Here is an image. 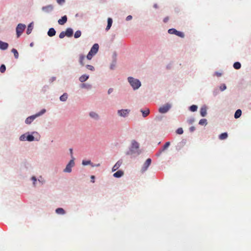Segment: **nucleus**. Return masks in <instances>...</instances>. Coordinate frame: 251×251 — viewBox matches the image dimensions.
Here are the masks:
<instances>
[{
	"label": "nucleus",
	"mask_w": 251,
	"mask_h": 251,
	"mask_svg": "<svg viewBox=\"0 0 251 251\" xmlns=\"http://www.w3.org/2000/svg\"><path fill=\"white\" fill-rule=\"evenodd\" d=\"M139 144L135 140H132L131 142V146L129 150L127 151V155H138L141 153V151L139 149Z\"/></svg>",
	"instance_id": "f257e3e1"
},
{
	"label": "nucleus",
	"mask_w": 251,
	"mask_h": 251,
	"mask_svg": "<svg viewBox=\"0 0 251 251\" xmlns=\"http://www.w3.org/2000/svg\"><path fill=\"white\" fill-rule=\"evenodd\" d=\"M127 79L133 90L138 89L141 86V82L138 79L129 76Z\"/></svg>",
	"instance_id": "f03ea898"
},
{
	"label": "nucleus",
	"mask_w": 251,
	"mask_h": 251,
	"mask_svg": "<svg viewBox=\"0 0 251 251\" xmlns=\"http://www.w3.org/2000/svg\"><path fill=\"white\" fill-rule=\"evenodd\" d=\"M74 159V157H72V159L69 161L65 168L63 170V172L68 173L72 172V168L74 167L75 165Z\"/></svg>",
	"instance_id": "7ed1b4c3"
},
{
	"label": "nucleus",
	"mask_w": 251,
	"mask_h": 251,
	"mask_svg": "<svg viewBox=\"0 0 251 251\" xmlns=\"http://www.w3.org/2000/svg\"><path fill=\"white\" fill-rule=\"evenodd\" d=\"M130 110L128 109H122L117 110V114L119 117L126 118L128 116Z\"/></svg>",
	"instance_id": "20e7f679"
},
{
	"label": "nucleus",
	"mask_w": 251,
	"mask_h": 251,
	"mask_svg": "<svg viewBox=\"0 0 251 251\" xmlns=\"http://www.w3.org/2000/svg\"><path fill=\"white\" fill-rule=\"evenodd\" d=\"M25 28L26 25L25 24H19L17 25L16 29L17 37H19L22 35Z\"/></svg>",
	"instance_id": "39448f33"
},
{
	"label": "nucleus",
	"mask_w": 251,
	"mask_h": 251,
	"mask_svg": "<svg viewBox=\"0 0 251 251\" xmlns=\"http://www.w3.org/2000/svg\"><path fill=\"white\" fill-rule=\"evenodd\" d=\"M20 140L21 141H33L34 140V137L32 135H29L28 133H26L22 135L19 138Z\"/></svg>",
	"instance_id": "423d86ee"
},
{
	"label": "nucleus",
	"mask_w": 251,
	"mask_h": 251,
	"mask_svg": "<svg viewBox=\"0 0 251 251\" xmlns=\"http://www.w3.org/2000/svg\"><path fill=\"white\" fill-rule=\"evenodd\" d=\"M171 106L172 105L171 104L168 103H166L162 106H161L159 108L158 111L160 113H166L170 110V109L171 108Z\"/></svg>",
	"instance_id": "0eeeda50"
},
{
	"label": "nucleus",
	"mask_w": 251,
	"mask_h": 251,
	"mask_svg": "<svg viewBox=\"0 0 251 251\" xmlns=\"http://www.w3.org/2000/svg\"><path fill=\"white\" fill-rule=\"evenodd\" d=\"M168 33L171 34H175L178 36L183 37L184 34L183 33L178 31L174 28L170 29L168 30Z\"/></svg>",
	"instance_id": "6e6552de"
},
{
	"label": "nucleus",
	"mask_w": 251,
	"mask_h": 251,
	"mask_svg": "<svg viewBox=\"0 0 251 251\" xmlns=\"http://www.w3.org/2000/svg\"><path fill=\"white\" fill-rule=\"evenodd\" d=\"M89 116L93 119L98 121L100 119V115L96 112L91 111L89 113Z\"/></svg>",
	"instance_id": "1a4fd4ad"
},
{
	"label": "nucleus",
	"mask_w": 251,
	"mask_h": 251,
	"mask_svg": "<svg viewBox=\"0 0 251 251\" xmlns=\"http://www.w3.org/2000/svg\"><path fill=\"white\" fill-rule=\"evenodd\" d=\"M151 159L148 158L147 159L145 163L144 164L142 168V171L143 172H145L147 170L149 166L150 165L151 163Z\"/></svg>",
	"instance_id": "9d476101"
},
{
	"label": "nucleus",
	"mask_w": 251,
	"mask_h": 251,
	"mask_svg": "<svg viewBox=\"0 0 251 251\" xmlns=\"http://www.w3.org/2000/svg\"><path fill=\"white\" fill-rule=\"evenodd\" d=\"M99 46L98 44H95L91 48L90 52L92 53L94 55H95L99 50Z\"/></svg>",
	"instance_id": "9b49d317"
},
{
	"label": "nucleus",
	"mask_w": 251,
	"mask_h": 251,
	"mask_svg": "<svg viewBox=\"0 0 251 251\" xmlns=\"http://www.w3.org/2000/svg\"><path fill=\"white\" fill-rule=\"evenodd\" d=\"M53 9V6L51 4L47 5L46 6H43L42 8V10L46 13L50 12L51 11H52Z\"/></svg>",
	"instance_id": "f8f14e48"
},
{
	"label": "nucleus",
	"mask_w": 251,
	"mask_h": 251,
	"mask_svg": "<svg viewBox=\"0 0 251 251\" xmlns=\"http://www.w3.org/2000/svg\"><path fill=\"white\" fill-rule=\"evenodd\" d=\"M122 164V161L120 160L117 162V163L114 165L112 168V172H115L118 170Z\"/></svg>",
	"instance_id": "ddd939ff"
},
{
	"label": "nucleus",
	"mask_w": 251,
	"mask_h": 251,
	"mask_svg": "<svg viewBox=\"0 0 251 251\" xmlns=\"http://www.w3.org/2000/svg\"><path fill=\"white\" fill-rule=\"evenodd\" d=\"M200 113L202 117H205L207 114V107L205 105L202 106L200 110Z\"/></svg>",
	"instance_id": "4468645a"
},
{
	"label": "nucleus",
	"mask_w": 251,
	"mask_h": 251,
	"mask_svg": "<svg viewBox=\"0 0 251 251\" xmlns=\"http://www.w3.org/2000/svg\"><path fill=\"white\" fill-rule=\"evenodd\" d=\"M8 47V44L0 40V49L5 50Z\"/></svg>",
	"instance_id": "2eb2a0df"
},
{
	"label": "nucleus",
	"mask_w": 251,
	"mask_h": 251,
	"mask_svg": "<svg viewBox=\"0 0 251 251\" xmlns=\"http://www.w3.org/2000/svg\"><path fill=\"white\" fill-rule=\"evenodd\" d=\"M37 117L35 115L29 116L26 119L25 123L26 124H30Z\"/></svg>",
	"instance_id": "dca6fc26"
},
{
	"label": "nucleus",
	"mask_w": 251,
	"mask_h": 251,
	"mask_svg": "<svg viewBox=\"0 0 251 251\" xmlns=\"http://www.w3.org/2000/svg\"><path fill=\"white\" fill-rule=\"evenodd\" d=\"M67 21V17L66 16H63L61 19L58 21V23L60 25H64Z\"/></svg>",
	"instance_id": "f3484780"
},
{
	"label": "nucleus",
	"mask_w": 251,
	"mask_h": 251,
	"mask_svg": "<svg viewBox=\"0 0 251 251\" xmlns=\"http://www.w3.org/2000/svg\"><path fill=\"white\" fill-rule=\"evenodd\" d=\"M124 175V172L122 170H119L113 174L115 177L119 178Z\"/></svg>",
	"instance_id": "a211bd4d"
},
{
	"label": "nucleus",
	"mask_w": 251,
	"mask_h": 251,
	"mask_svg": "<svg viewBox=\"0 0 251 251\" xmlns=\"http://www.w3.org/2000/svg\"><path fill=\"white\" fill-rule=\"evenodd\" d=\"M66 36L67 37H71L73 34V30L71 28H68L65 32Z\"/></svg>",
	"instance_id": "6ab92c4d"
},
{
	"label": "nucleus",
	"mask_w": 251,
	"mask_h": 251,
	"mask_svg": "<svg viewBox=\"0 0 251 251\" xmlns=\"http://www.w3.org/2000/svg\"><path fill=\"white\" fill-rule=\"evenodd\" d=\"M141 112L142 113V116L144 118L146 117L150 114V110L149 108H146V109H141Z\"/></svg>",
	"instance_id": "aec40b11"
},
{
	"label": "nucleus",
	"mask_w": 251,
	"mask_h": 251,
	"mask_svg": "<svg viewBox=\"0 0 251 251\" xmlns=\"http://www.w3.org/2000/svg\"><path fill=\"white\" fill-rule=\"evenodd\" d=\"M33 23L31 22L27 26V29L26 30V34L28 35L30 34V33L31 32V31L33 29Z\"/></svg>",
	"instance_id": "412c9836"
},
{
	"label": "nucleus",
	"mask_w": 251,
	"mask_h": 251,
	"mask_svg": "<svg viewBox=\"0 0 251 251\" xmlns=\"http://www.w3.org/2000/svg\"><path fill=\"white\" fill-rule=\"evenodd\" d=\"M56 31L53 28H50L49 29L48 32V35L50 37H52L55 35Z\"/></svg>",
	"instance_id": "4be33fe9"
},
{
	"label": "nucleus",
	"mask_w": 251,
	"mask_h": 251,
	"mask_svg": "<svg viewBox=\"0 0 251 251\" xmlns=\"http://www.w3.org/2000/svg\"><path fill=\"white\" fill-rule=\"evenodd\" d=\"M89 76L88 75H83L80 76L79 80L81 82H83L86 81L89 78Z\"/></svg>",
	"instance_id": "5701e85b"
},
{
	"label": "nucleus",
	"mask_w": 251,
	"mask_h": 251,
	"mask_svg": "<svg viewBox=\"0 0 251 251\" xmlns=\"http://www.w3.org/2000/svg\"><path fill=\"white\" fill-rule=\"evenodd\" d=\"M112 19L110 18H108L107 20V25L105 29L106 31H108L110 28L112 24Z\"/></svg>",
	"instance_id": "b1692460"
},
{
	"label": "nucleus",
	"mask_w": 251,
	"mask_h": 251,
	"mask_svg": "<svg viewBox=\"0 0 251 251\" xmlns=\"http://www.w3.org/2000/svg\"><path fill=\"white\" fill-rule=\"evenodd\" d=\"M55 212L58 214L64 215L66 213L65 211L62 208H58L56 209Z\"/></svg>",
	"instance_id": "393cba45"
},
{
	"label": "nucleus",
	"mask_w": 251,
	"mask_h": 251,
	"mask_svg": "<svg viewBox=\"0 0 251 251\" xmlns=\"http://www.w3.org/2000/svg\"><path fill=\"white\" fill-rule=\"evenodd\" d=\"M81 87L82 88H85L86 89H91L92 88V85L88 83H82L81 84Z\"/></svg>",
	"instance_id": "a878e982"
},
{
	"label": "nucleus",
	"mask_w": 251,
	"mask_h": 251,
	"mask_svg": "<svg viewBox=\"0 0 251 251\" xmlns=\"http://www.w3.org/2000/svg\"><path fill=\"white\" fill-rule=\"evenodd\" d=\"M227 137H228L227 133L226 132H224V133L221 134L219 135V138L220 140H223L226 139L227 138Z\"/></svg>",
	"instance_id": "bb28decb"
},
{
	"label": "nucleus",
	"mask_w": 251,
	"mask_h": 251,
	"mask_svg": "<svg viewBox=\"0 0 251 251\" xmlns=\"http://www.w3.org/2000/svg\"><path fill=\"white\" fill-rule=\"evenodd\" d=\"M68 99V94L67 93H64L62 96L60 97V100L62 101H65Z\"/></svg>",
	"instance_id": "cd10ccee"
},
{
	"label": "nucleus",
	"mask_w": 251,
	"mask_h": 251,
	"mask_svg": "<svg viewBox=\"0 0 251 251\" xmlns=\"http://www.w3.org/2000/svg\"><path fill=\"white\" fill-rule=\"evenodd\" d=\"M242 114V111L240 109H238L236 111L235 114H234V118L235 119H237L239 118Z\"/></svg>",
	"instance_id": "c85d7f7f"
},
{
	"label": "nucleus",
	"mask_w": 251,
	"mask_h": 251,
	"mask_svg": "<svg viewBox=\"0 0 251 251\" xmlns=\"http://www.w3.org/2000/svg\"><path fill=\"white\" fill-rule=\"evenodd\" d=\"M84 59H85V56L84 55H83V54L79 55V62L82 66L84 65V63H83V60H84Z\"/></svg>",
	"instance_id": "c756f323"
},
{
	"label": "nucleus",
	"mask_w": 251,
	"mask_h": 251,
	"mask_svg": "<svg viewBox=\"0 0 251 251\" xmlns=\"http://www.w3.org/2000/svg\"><path fill=\"white\" fill-rule=\"evenodd\" d=\"M241 67V64H240V63H239L238 62H236L234 63L233 64V67L235 69H237V70L239 69H240Z\"/></svg>",
	"instance_id": "7c9ffc66"
},
{
	"label": "nucleus",
	"mask_w": 251,
	"mask_h": 251,
	"mask_svg": "<svg viewBox=\"0 0 251 251\" xmlns=\"http://www.w3.org/2000/svg\"><path fill=\"white\" fill-rule=\"evenodd\" d=\"M200 125L203 126V125H206L207 124V120L205 119H201L199 121V123Z\"/></svg>",
	"instance_id": "2f4dec72"
},
{
	"label": "nucleus",
	"mask_w": 251,
	"mask_h": 251,
	"mask_svg": "<svg viewBox=\"0 0 251 251\" xmlns=\"http://www.w3.org/2000/svg\"><path fill=\"white\" fill-rule=\"evenodd\" d=\"M11 51L14 53L15 58L17 59L19 57V53L17 50L15 49H13Z\"/></svg>",
	"instance_id": "473e14b6"
},
{
	"label": "nucleus",
	"mask_w": 251,
	"mask_h": 251,
	"mask_svg": "<svg viewBox=\"0 0 251 251\" xmlns=\"http://www.w3.org/2000/svg\"><path fill=\"white\" fill-rule=\"evenodd\" d=\"M197 108H198V107L196 105H192L189 107L190 110L192 112H195V111H197Z\"/></svg>",
	"instance_id": "72a5a7b5"
},
{
	"label": "nucleus",
	"mask_w": 251,
	"mask_h": 251,
	"mask_svg": "<svg viewBox=\"0 0 251 251\" xmlns=\"http://www.w3.org/2000/svg\"><path fill=\"white\" fill-rule=\"evenodd\" d=\"M46 110L45 109H43L41 111L38 112V113L35 114L36 117H38L39 116H41L43 114H44L46 112Z\"/></svg>",
	"instance_id": "f704fd0d"
},
{
	"label": "nucleus",
	"mask_w": 251,
	"mask_h": 251,
	"mask_svg": "<svg viewBox=\"0 0 251 251\" xmlns=\"http://www.w3.org/2000/svg\"><path fill=\"white\" fill-rule=\"evenodd\" d=\"M81 35V31L80 30H77L75 32L74 37L75 38H78L79 37H80Z\"/></svg>",
	"instance_id": "c9c22d12"
},
{
	"label": "nucleus",
	"mask_w": 251,
	"mask_h": 251,
	"mask_svg": "<svg viewBox=\"0 0 251 251\" xmlns=\"http://www.w3.org/2000/svg\"><path fill=\"white\" fill-rule=\"evenodd\" d=\"M170 145V143L169 142H166L161 149L162 151H164L166 150L169 147Z\"/></svg>",
	"instance_id": "e433bc0d"
},
{
	"label": "nucleus",
	"mask_w": 251,
	"mask_h": 251,
	"mask_svg": "<svg viewBox=\"0 0 251 251\" xmlns=\"http://www.w3.org/2000/svg\"><path fill=\"white\" fill-rule=\"evenodd\" d=\"M82 164L83 165H91L92 163L90 160H83L82 162Z\"/></svg>",
	"instance_id": "4c0bfd02"
},
{
	"label": "nucleus",
	"mask_w": 251,
	"mask_h": 251,
	"mask_svg": "<svg viewBox=\"0 0 251 251\" xmlns=\"http://www.w3.org/2000/svg\"><path fill=\"white\" fill-rule=\"evenodd\" d=\"M86 67L87 69H88L91 71H94L95 70L94 67L92 65H87L86 66Z\"/></svg>",
	"instance_id": "58836bf2"
},
{
	"label": "nucleus",
	"mask_w": 251,
	"mask_h": 251,
	"mask_svg": "<svg viewBox=\"0 0 251 251\" xmlns=\"http://www.w3.org/2000/svg\"><path fill=\"white\" fill-rule=\"evenodd\" d=\"M6 68L4 65H2L0 67V71L1 73H4L5 71Z\"/></svg>",
	"instance_id": "ea45409f"
},
{
	"label": "nucleus",
	"mask_w": 251,
	"mask_h": 251,
	"mask_svg": "<svg viewBox=\"0 0 251 251\" xmlns=\"http://www.w3.org/2000/svg\"><path fill=\"white\" fill-rule=\"evenodd\" d=\"M226 85L225 84H222L221 85V86L220 87V89L221 91H224L226 89Z\"/></svg>",
	"instance_id": "a19ab883"
},
{
	"label": "nucleus",
	"mask_w": 251,
	"mask_h": 251,
	"mask_svg": "<svg viewBox=\"0 0 251 251\" xmlns=\"http://www.w3.org/2000/svg\"><path fill=\"white\" fill-rule=\"evenodd\" d=\"M93 56H94V55L92 53L89 52V53H88V54L87 55V58L88 60H91Z\"/></svg>",
	"instance_id": "79ce46f5"
},
{
	"label": "nucleus",
	"mask_w": 251,
	"mask_h": 251,
	"mask_svg": "<svg viewBox=\"0 0 251 251\" xmlns=\"http://www.w3.org/2000/svg\"><path fill=\"white\" fill-rule=\"evenodd\" d=\"M176 133L178 134H182L183 132V130L182 129V128H178L177 130H176Z\"/></svg>",
	"instance_id": "37998d69"
},
{
	"label": "nucleus",
	"mask_w": 251,
	"mask_h": 251,
	"mask_svg": "<svg viewBox=\"0 0 251 251\" xmlns=\"http://www.w3.org/2000/svg\"><path fill=\"white\" fill-rule=\"evenodd\" d=\"M31 180L33 181V184L34 186H36V182L37 181V179L35 176H33L31 177Z\"/></svg>",
	"instance_id": "c03bdc74"
},
{
	"label": "nucleus",
	"mask_w": 251,
	"mask_h": 251,
	"mask_svg": "<svg viewBox=\"0 0 251 251\" xmlns=\"http://www.w3.org/2000/svg\"><path fill=\"white\" fill-rule=\"evenodd\" d=\"M66 36L65 32L64 31H62L59 34V38L61 39L63 38Z\"/></svg>",
	"instance_id": "a18cd8bd"
},
{
	"label": "nucleus",
	"mask_w": 251,
	"mask_h": 251,
	"mask_svg": "<svg viewBox=\"0 0 251 251\" xmlns=\"http://www.w3.org/2000/svg\"><path fill=\"white\" fill-rule=\"evenodd\" d=\"M195 121V119L193 118H190L187 120V122L189 125H192Z\"/></svg>",
	"instance_id": "49530a36"
},
{
	"label": "nucleus",
	"mask_w": 251,
	"mask_h": 251,
	"mask_svg": "<svg viewBox=\"0 0 251 251\" xmlns=\"http://www.w3.org/2000/svg\"><path fill=\"white\" fill-rule=\"evenodd\" d=\"M56 1L60 5L62 4L65 2V0H56Z\"/></svg>",
	"instance_id": "de8ad7c7"
},
{
	"label": "nucleus",
	"mask_w": 251,
	"mask_h": 251,
	"mask_svg": "<svg viewBox=\"0 0 251 251\" xmlns=\"http://www.w3.org/2000/svg\"><path fill=\"white\" fill-rule=\"evenodd\" d=\"M132 19V16H131V15H128V16H127V17H126V21H130V20H131Z\"/></svg>",
	"instance_id": "09e8293b"
},
{
	"label": "nucleus",
	"mask_w": 251,
	"mask_h": 251,
	"mask_svg": "<svg viewBox=\"0 0 251 251\" xmlns=\"http://www.w3.org/2000/svg\"><path fill=\"white\" fill-rule=\"evenodd\" d=\"M113 89L111 88L108 90L107 93L108 94H110L111 93H112L113 92Z\"/></svg>",
	"instance_id": "8fccbe9b"
},
{
	"label": "nucleus",
	"mask_w": 251,
	"mask_h": 251,
	"mask_svg": "<svg viewBox=\"0 0 251 251\" xmlns=\"http://www.w3.org/2000/svg\"><path fill=\"white\" fill-rule=\"evenodd\" d=\"M55 79H56L55 77H52L50 79V82H53Z\"/></svg>",
	"instance_id": "3c124183"
},
{
	"label": "nucleus",
	"mask_w": 251,
	"mask_h": 251,
	"mask_svg": "<svg viewBox=\"0 0 251 251\" xmlns=\"http://www.w3.org/2000/svg\"><path fill=\"white\" fill-rule=\"evenodd\" d=\"M189 130L191 132H193L195 130V128L194 126H191L190 127Z\"/></svg>",
	"instance_id": "603ef678"
},
{
	"label": "nucleus",
	"mask_w": 251,
	"mask_h": 251,
	"mask_svg": "<svg viewBox=\"0 0 251 251\" xmlns=\"http://www.w3.org/2000/svg\"><path fill=\"white\" fill-rule=\"evenodd\" d=\"M70 154H71V157H74L73 156V149H70Z\"/></svg>",
	"instance_id": "864d4df0"
},
{
	"label": "nucleus",
	"mask_w": 251,
	"mask_h": 251,
	"mask_svg": "<svg viewBox=\"0 0 251 251\" xmlns=\"http://www.w3.org/2000/svg\"><path fill=\"white\" fill-rule=\"evenodd\" d=\"M115 68V65L114 64H111L110 65V68L111 70H113Z\"/></svg>",
	"instance_id": "5fc2aeb1"
},
{
	"label": "nucleus",
	"mask_w": 251,
	"mask_h": 251,
	"mask_svg": "<svg viewBox=\"0 0 251 251\" xmlns=\"http://www.w3.org/2000/svg\"><path fill=\"white\" fill-rule=\"evenodd\" d=\"M91 179H92V182H94V179H95V176H92L91 177Z\"/></svg>",
	"instance_id": "6e6d98bb"
},
{
	"label": "nucleus",
	"mask_w": 251,
	"mask_h": 251,
	"mask_svg": "<svg viewBox=\"0 0 251 251\" xmlns=\"http://www.w3.org/2000/svg\"><path fill=\"white\" fill-rule=\"evenodd\" d=\"M40 179H38V181H39V182H44V181L42 180V176H40Z\"/></svg>",
	"instance_id": "4d7b16f0"
},
{
	"label": "nucleus",
	"mask_w": 251,
	"mask_h": 251,
	"mask_svg": "<svg viewBox=\"0 0 251 251\" xmlns=\"http://www.w3.org/2000/svg\"><path fill=\"white\" fill-rule=\"evenodd\" d=\"M168 17H166L164 19V22L165 23H166L168 21Z\"/></svg>",
	"instance_id": "13d9d810"
},
{
	"label": "nucleus",
	"mask_w": 251,
	"mask_h": 251,
	"mask_svg": "<svg viewBox=\"0 0 251 251\" xmlns=\"http://www.w3.org/2000/svg\"><path fill=\"white\" fill-rule=\"evenodd\" d=\"M163 151H162V150H160L159 151V152L157 154V156H159L160 155V154Z\"/></svg>",
	"instance_id": "bf43d9fd"
},
{
	"label": "nucleus",
	"mask_w": 251,
	"mask_h": 251,
	"mask_svg": "<svg viewBox=\"0 0 251 251\" xmlns=\"http://www.w3.org/2000/svg\"><path fill=\"white\" fill-rule=\"evenodd\" d=\"M100 166V164H96V165H93V164H92V166H93V167H94V166L99 167Z\"/></svg>",
	"instance_id": "052dcab7"
},
{
	"label": "nucleus",
	"mask_w": 251,
	"mask_h": 251,
	"mask_svg": "<svg viewBox=\"0 0 251 251\" xmlns=\"http://www.w3.org/2000/svg\"><path fill=\"white\" fill-rule=\"evenodd\" d=\"M153 7H154L155 8H157L158 6H157V4H154L153 5Z\"/></svg>",
	"instance_id": "680f3d73"
},
{
	"label": "nucleus",
	"mask_w": 251,
	"mask_h": 251,
	"mask_svg": "<svg viewBox=\"0 0 251 251\" xmlns=\"http://www.w3.org/2000/svg\"><path fill=\"white\" fill-rule=\"evenodd\" d=\"M216 75L218 76H220L221 75V74L220 73H216Z\"/></svg>",
	"instance_id": "e2e57ef3"
},
{
	"label": "nucleus",
	"mask_w": 251,
	"mask_h": 251,
	"mask_svg": "<svg viewBox=\"0 0 251 251\" xmlns=\"http://www.w3.org/2000/svg\"><path fill=\"white\" fill-rule=\"evenodd\" d=\"M33 43H30V46L31 47H32V46H33Z\"/></svg>",
	"instance_id": "0e129e2a"
}]
</instances>
